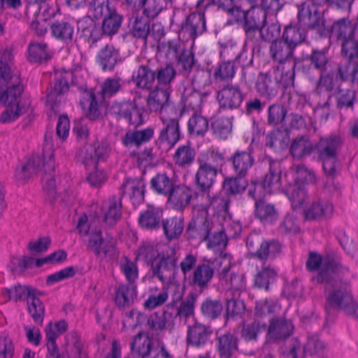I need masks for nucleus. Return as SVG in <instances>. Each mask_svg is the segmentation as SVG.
<instances>
[{
    "label": "nucleus",
    "instance_id": "f257e3e1",
    "mask_svg": "<svg viewBox=\"0 0 358 358\" xmlns=\"http://www.w3.org/2000/svg\"><path fill=\"white\" fill-rule=\"evenodd\" d=\"M229 202L220 196H215L210 205L195 206L193 218L189 229L196 231L201 238L207 242V248L215 253H220L217 258L229 255L224 253L228 243L227 233L230 236H238L241 231L239 224H231L228 216Z\"/></svg>",
    "mask_w": 358,
    "mask_h": 358
},
{
    "label": "nucleus",
    "instance_id": "f03ea898",
    "mask_svg": "<svg viewBox=\"0 0 358 358\" xmlns=\"http://www.w3.org/2000/svg\"><path fill=\"white\" fill-rule=\"evenodd\" d=\"M287 186L283 189L291 203L294 211L303 208L308 220H321L331 217L334 212L331 202L324 199H315L307 202L306 186L316 182L315 173L303 165H294L285 174Z\"/></svg>",
    "mask_w": 358,
    "mask_h": 358
},
{
    "label": "nucleus",
    "instance_id": "7ed1b4c3",
    "mask_svg": "<svg viewBox=\"0 0 358 358\" xmlns=\"http://www.w3.org/2000/svg\"><path fill=\"white\" fill-rule=\"evenodd\" d=\"M55 83L53 87L47 95L46 104L54 113L59 111V103L61 101V95L69 90V81L71 84L77 85L82 90L80 106L86 112L87 117L90 120L98 119L101 115V101H99L92 89L84 90L85 80L80 71H55L54 73Z\"/></svg>",
    "mask_w": 358,
    "mask_h": 358
},
{
    "label": "nucleus",
    "instance_id": "20e7f679",
    "mask_svg": "<svg viewBox=\"0 0 358 358\" xmlns=\"http://www.w3.org/2000/svg\"><path fill=\"white\" fill-rule=\"evenodd\" d=\"M55 167V154L52 138L45 137L43 148L42 187L45 199L53 203L58 201L71 203L76 196V190L67 178L56 185L54 171Z\"/></svg>",
    "mask_w": 358,
    "mask_h": 358
},
{
    "label": "nucleus",
    "instance_id": "39448f33",
    "mask_svg": "<svg viewBox=\"0 0 358 358\" xmlns=\"http://www.w3.org/2000/svg\"><path fill=\"white\" fill-rule=\"evenodd\" d=\"M331 36L342 41L343 58L338 67L341 78L353 83L358 82V41L354 38L349 21L343 19L336 22L331 28Z\"/></svg>",
    "mask_w": 358,
    "mask_h": 358
},
{
    "label": "nucleus",
    "instance_id": "423d86ee",
    "mask_svg": "<svg viewBox=\"0 0 358 358\" xmlns=\"http://www.w3.org/2000/svg\"><path fill=\"white\" fill-rule=\"evenodd\" d=\"M345 273H348V271L343 270L331 279L330 282H327L332 287L327 288L325 310L328 314L334 310H341L355 317L358 311V303L352 294L350 284L343 280Z\"/></svg>",
    "mask_w": 358,
    "mask_h": 358
},
{
    "label": "nucleus",
    "instance_id": "0eeeda50",
    "mask_svg": "<svg viewBox=\"0 0 358 358\" xmlns=\"http://www.w3.org/2000/svg\"><path fill=\"white\" fill-rule=\"evenodd\" d=\"M340 143L341 141L338 136L330 135L321 138L315 146L313 147V150L316 151L319 158L322 161L324 172L328 175L324 188L333 194L338 192L341 188L340 184L334 178L336 171L337 150Z\"/></svg>",
    "mask_w": 358,
    "mask_h": 358
},
{
    "label": "nucleus",
    "instance_id": "6e6552de",
    "mask_svg": "<svg viewBox=\"0 0 358 358\" xmlns=\"http://www.w3.org/2000/svg\"><path fill=\"white\" fill-rule=\"evenodd\" d=\"M218 3V8H222L230 16L228 20L229 24L237 23L243 27L245 32L260 30L267 19L266 11L257 6H251L247 10L234 6L233 0H213Z\"/></svg>",
    "mask_w": 358,
    "mask_h": 358
},
{
    "label": "nucleus",
    "instance_id": "1a4fd4ad",
    "mask_svg": "<svg viewBox=\"0 0 358 358\" xmlns=\"http://www.w3.org/2000/svg\"><path fill=\"white\" fill-rule=\"evenodd\" d=\"M99 222L97 217L90 222L87 215L83 214L78 220L76 229L81 236H89L88 246L96 255L114 257L117 252L115 241L110 236H102L96 226Z\"/></svg>",
    "mask_w": 358,
    "mask_h": 358
},
{
    "label": "nucleus",
    "instance_id": "9d476101",
    "mask_svg": "<svg viewBox=\"0 0 358 358\" xmlns=\"http://www.w3.org/2000/svg\"><path fill=\"white\" fill-rule=\"evenodd\" d=\"M176 272L171 262L167 264L160 266L157 270L159 280L162 282V289L155 287V290L148 296L143 306L145 309L152 310L163 305L168 299L169 294L173 291L177 297H181L182 287L179 282L175 280Z\"/></svg>",
    "mask_w": 358,
    "mask_h": 358
},
{
    "label": "nucleus",
    "instance_id": "9b49d317",
    "mask_svg": "<svg viewBox=\"0 0 358 358\" xmlns=\"http://www.w3.org/2000/svg\"><path fill=\"white\" fill-rule=\"evenodd\" d=\"M122 22V15L115 9L103 16L102 29L91 17L88 16L78 22V29L86 41L94 43L101 38L103 34L108 36L115 34Z\"/></svg>",
    "mask_w": 358,
    "mask_h": 358
},
{
    "label": "nucleus",
    "instance_id": "f8f14e48",
    "mask_svg": "<svg viewBox=\"0 0 358 358\" xmlns=\"http://www.w3.org/2000/svg\"><path fill=\"white\" fill-rule=\"evenodd\" d=\"M136 259L150 264L155 275H157V270L160 266L171 262L173 271L176 272L175 251L166 243L155 245L146 243L141 245L136 252Z\"/></svg>",
    "mask_w": 358,
    "mask_h": 358
},
{
    "label": "nucleus",
    "instance_id": "ddd939ff",
    "mask_svg": "<svg viewBox=\"0 0 358 358\" xmlns=\"http://www.w3.org/2000/svg\"><path fill=\"white\" fill-rule=\"evenodd\" d=\"M285 67H276L273 72L260 73L257 78L256 87L262 96L270 98L277 94L279 84L287 87L294 81V73L292 71V64H288L287 70Z\"/></svg>",
    "mask_w": 358,
    "mask_h": 358
},
{
    "label": "nucleus",
    "instance_id": "4468645a",
    "mask_svg": "<svg viewBox=\"0 0 358 358\" xmlns=\"http://www.w3.org/2000/svg\"><path fill=\"white\" fill-rule=\"evenodd\" d=\"M232 257L224 255L213 262H206L198 264L194 270L192 283L200 289L205 288L213 278L216 270L222 278H224L231 266Z\"/></svg>",
    "mask_w": 358,
    "mask_h": 358
},
{
    "label": "nucleus",
    "instance_id": "2eb2a0df",
    "mask_svg": "<svg viewBox=\"0 0 358 358\" xmlns=\"http://www.w3.org/2000/svg\"><path fill=\"white\" fill-rule=\"evenodd\" d=\"M280 309V305L274 299L261 300L256 303L255 320L252 323L244 324L241 331V336L245 341H252L257 338V334L266 327V323L259 320L267 315L275 313Z\"/></svg>",
    "mask_w": 358,
    "mask_h": 358
},
{
    "label": "nucleus",
    "instance_id": "dca6fc26",
    "mask_svg": "<svg viewBox=\"0 0 358 358\" xmlns=\"http://www.w3.org/2000/svg\"><path fill=\"white\" fill-rule=\"evenodd\" d=\"M309 271H319L316 279L319 282H330V280L338 273L348 268H343L340 264L330 259L329 257H322L315 252H310L306 263Z\"/></svg>",
    "mask_w": 358,
    "mask_h": 358
},
{
    "label": "nucleus",
    "instance_id": "f3484780",
    "mask_svg": "<svg viewBox=\"0 0 358 358\" xmlns=\"http://www.w3.org/2000/svg\"><path fill=\"white\" fill-rule=\"evenodd\" d=\"M22 85L20 84L8 87L0 95V103L8 108L0 117L1 123H8L15 120L21 115V102L22 100Z\"/></svg>",
    "mask_w": 358,
    "mask_h": 358
},
{
    "label": "nucleus",
    "instance_id": "a211bd4d",
    "mask_svg": "<svg viewBox=\"0 0 358 358\" xmlns=\"http://www.w3.org/2000/svg\"><path fill=\"white\" fill-rule=\"evenodd\" d=\"M281 189V176L278 171L270 166V171L262 182L252 180L249 185V196L253 199H263L266 194L277 193Z\"/></svg>",
    "mask_w": 358,
    "mask_h": 358
},
{
    "label": "nucleus",
    "instance_id": "6ab92c4d",
    "mask_svg": "<svg viewBox=\"0 0 358 358\" xmlns=\"http://www.w3.org/2000/svg\"><path fill=\"white\" fill-rule=\"evenodd\" d=\"M201 99L197 94H191L184 103V110H192L194 114L188 122V131L191 135L203 136L208 129L207 119L197 113L201 108Z\"/></svg>",
    "mask_w": 358,
    "mask_h": 358
},
{
    "label": "nucleus",
    "instance_id": "aec40b11",
    "mask_svg": "<svg viewBox=\"0 0 358 358\" xmlns=\"http://www.w3.org/2000/svg\"><path fill=\"white\" fill-rule=\"evenodd\" d=\"M328 51L329 48H326L322 50L313 49L311 53L303 57L301 61L298 60L295 67L311 79L315 69L321 73L327 70L329 64Z\"/></svg>",
    "mask_w": 358,
    "mask_h": 358
},
{
    "label": "nucleus",
    "instance_id": "412c9836",
    "mask_svg": "<svg viewBox=\"0 0 358 358\" xmlns=\"http://www.w3.org/2000/svg\"><path fill=\"white\" fill-rule=\"evenodd\" d=\"M169 95L170 92L168 88H157L150 93L147 100L150 109L159 112L162 121H164L168 113H170L171 116L176 115L174 106L169 101Z\"/></svg>",
    "mask_w": 358,
    "mask_h": 358
},
{
    "label": "nucleus",
    "instance_id": "4be33fe9",
    "mask_svg": "<svg viewBox=\"0 0 358 358\" xmlns=\"http://www.w3.org/2000/svg\"><path fill=\"white\" fill-rule=\"evenodd\" d=\"M176 115L165 117L162 121L165 127L162 129L159 137L157 141L159 148L162 151H169L180 140V134L178 122L176 120Z\"/></svg>",
    "mask_w": 358,
    "mask_h": 358
},
{
    "label": "nucleus",
    "instance_id": "5701e85b",
    "mask_svg": "<svg viewBox=\"0 0 358 358\" xmlns=\"http://www.w3.org/2000/svg\"><path fill=\"white\" fill-rule=\"evenodd\" d=\"M67 328L68 324L64 320L50 322L46 325L45 334L49 353L48 358H62L59 354L56 341L57 338L67 330Z\"/></svg>",
    "mask_w": 358,
    "mask_h": 358
},
{
    "label": "nucleus",
    "instance_id": "b1692460",
    "mask_svg": "<svg viewBox=\"0 0 358 358\" xmlns=\"http://www.w3.org/2000/svg\"><path fill=\"white\" fill-rule=\"evenodd\" d=\"M113 113L126 118L131 124L138 126L144 122L143 115L144 108L135 101H123L115 103L112 107Z\"/></svg>",
    "mask_w": 358,
    "mask_h": 358
},
{
    "label": "nucleus",
    "instance_id": "393cba45",
    "mask_svg": "<svg viewBox=\"0 0 358 358\" xmlns=\"http://www.w3.org/2000/svg\"><path fill=\"white\" fill-rule=\"evenodd\" d=\"M97 206H92V208H96L95 215L99 219L102 217L104 221L109 225H113L117 222L122 215V201L117 196L110 197L103 202V204L96 210Z\"/></svg>",
    "mask_w": 358,
    "mask_h": 358
},
{
    "label": "nucleus",
    "instance_id": "a878e982",
    "mask_svg": "<svg viewBox=\"0 0 358 358\" xmlns=\"http://www.w3.org/2000/svg\"><path fill=\"white\" fill-rule=\"evenodd\" d=\"M215 3L213 0H199L197 2L198 11L191 13L186 20V29H189L192 36H196L201 34L206 30V21L204 18L203 8H208Z\"/></svg>",
    "mask_w": 358,
    "mask_h": 358
},
{
    "label": "nucleus",
    "instance_id": "bb28decb",
    "mask_svg": "<svg viewBox=\"0 0 358 358\" xmlns=\"http://www.w3.org/2000/svg\"><path fill=\"white\" fill-rule=\"evenodd\" d=\"M294 50L283 40L273 41L270 46V53L273 59L279 64L276 67H285L284 72L287 70L288 64H292V71L296 69L295 64L298 61L292 59Z\"/></svg>",
    "mask_w": 358,
    "mask_h": 358
},
{
    "label": "nucleus",
    "instance_id": "cd10ccee",
    "mask_svg": "<svg viewBox=\"0 0 358 358\" xmlns=\"http://www.w3.org/2000/svg\"><path fill=\"white\" fill-rule=\"evenodd\" d=\"M220 107L224 109L238 108L243 102V95L236 86H227L217 92Z\"/></svg>",
    "mask_w": 358,
    "mask_h": 358
},
{
    "label": "nucleus",
    "instance_id": "c85d7f7f",
    "mask_svg": "<svg viewBox=\"0 0 358 358\" xmlns=\"http://www.w3.org/2000/svg\"><path fill=\"white\" fill-rule=\"evenodd\" d=\"M24 294H27V303L29 315L34 322L42 324L44 318L45 307L38 297V292L29 287L24 286Z\"/></svg>",
    "mask_w": 358,
    "mask_h": 358
},
{
    "label": "nucleus",
    "instance_id": "c756f323",
    "mask_svg": "<svg viewBox=\"0 0 358 358\" xmlns=\"http://www.w3.org/2000/svg\"><path fill=\"white\" fill-rule=\"evenodd\" d=\"M145 182L141 178H127L122 184V192L128 197L134 207L144 200Z\"/></svg>",
    "mask_w": 358,
    "mask_h": 358
},
{
    "label": "nucleus",
    "instance_id": "7c9ffc66",
    "mask_svg": "<svg viewBox=\"0 0 358 358\" xmlns=\"http://www.w3.org/2000/svg\"><path fill=\"white\" fill-rule=\"evenodd\" d=\"M294 326L290 320L271 319L268 329L267 340L279 341L285 339L292 332Z\"/></svg>",
    "mask_w": 358,
    "mask_h": 358
},
{
    "label": "nucleus",
    "instance_id": "2f4dec72",
    "mask_svg": "<svg viewBox=\"0 0 358 358\" xmlns=\"http://www.w3.org/2000/svg\"><path fill=\"white\" fill-rule=\"evenodd\" d=\"M313 5L310 7L307 3L302 4L298 12L299 20L308 26L315 27L319 24L320 18V12L318 10L317 6L322 5L325 3H330L331 0H310Z\"/></svg>",
    "mask_w": 358,
    "mask_h": 358
},
{
    "label": "nucleus",
    "instance_id": "473e14b6",
    "mask_svg": "<svg viewBox=\"0 0 358 358\" xmlns=\"http://www.w3.org/2000/svg\"><path fill=\"white\" fill-rule=\"evenodd\" d=\"M233 169L238 176H245L255 162L251 152L238 150L231 157Z\"/></svg>",
    "mask_w": 358,
    "mask_h": 358
},
{
    "label": "nucleus",
    "instance_id": "72a5a7b5",
    "mask_svg": "<svg viewBox=\"0 0 358 358\" xmlns=\"http://www.w3.org/2000/svg\"><path fill=\"white\" fill-rule=\"evenodd\" d=\"M110 152L109 145L107 142L101 141L97 143L94 148L90 146L82 150L83 162L86 166L90 164H96L99 161H104L108 156Z\"/></svg>",
    "mask_w": 358,
    "mask_h": 358
},
{
    "label": "nucleus",
    "instance_id": "f704fd0d",
    "mask_svg": "<svg viewBox=\"0 0 358 358\" xmlns=\"http://www.w3.org/2000/svg\"><path fill=\"white\" fill-rule=\"evenodd\" d=\"M211 334L212 330L210 327L196 322L194 325L188 327L187 343L195 347L203 346L210 340Z\"/></svg>",
    "mask_w": 358,
    "mask_h": 358
},
{
    "label": "nucleus",
    "instance_id": "c9c22d12",
    "mask_svg": "<svg viewBox=\"0 0 358 358\" xmlns=\"http://www.w3.org/2000/svg\"><path fill=\"white\" fill-rule=\"evenodd\" d=\"M217 169L206 163L200 164L195 179L197 185L203 190L210 188L215 182Z\"/></svg>",
    "mask_w": 358,
    "mask_h": 358
},
{
    "label": "nucleus",
    "instance_id": "e433bc0d",
    "mask_svg": "<svg viewBox=\"0 0 358 358\" xmlns=\"http://www.w3.org/2000/svg\"><path fill=\"white\" fill-rule=\"evenodd\" d=\"M137 296L136 286L130 284H120L115 289V303L120 308L128 307Z\"/></svg>",
    "mask_w": 358,
    "mask_h": 358
},
{
    "label": "nucleus",
    "instance_id": "4c0bfd02",
    "mask_svg": "<svg viewBox=\"0 0 358 358\" xmlns=\"http://www.w3.org/2000/svg\"><path fill=\"white\" fill-rule=\"evenodd\" d=\"M64 350L66 358H87L76 332H70L66 335Z\"/></svg>",
    "mask_w": 358,
    "mask_h": 358
},
{
    "label": "nucleus",
    "instance_id": "58836bf2",
    "mask_svg": "<svg viewBox=\"0 0 358 358\" xmlns=\"http://www.w3.org/2000/svg\"><path fill=\"white\" fill-rule=\"evenodd\" d=\"M217 351L221 358H231L238 351V339L231 334L217 338Z\"/></svg>",
    "mask_w": 358,
    "mask_h": 358
},
{
    "label": "nucleus",
    "instance_id": "ea45409f",
    "mask_svg": "<svg viewBox=\"0 0 358 358\" xmlns=\"http://www.w3.org/2000/svg\"><path fill=\"white\" fill-rule=\"evenodd\" d=\"M119 52L113 45H107L96 56V60L103 71H112L117 62Z\"/></svg>",
    "mask_w": 358,
    "mask_h": 358
},
{
    "label": "nucleus",
    "instance_id": "a19ab883",
    "mask_svg": "<svg viewBox=\"0 0 358 358\" xmlns=\"http://www.w3.org/2000/svg\"><path fill=\"white\" fill-rule=\"evenodd\" d=\"M162 217L161 208L149 205L148 209L141 213L138 222L142 228L152 229L159 226Z\"/></svg>",
    "mask_w": 358,
    "mask_h": 358
},
{
    "label": "nucleus",
    "instance_id": "79ce46f5",
    "mask_svg": "<svg viewBox=\"0 0 358 358\" xmlns=\"http://www.w3.org/2000/svg\"><path fill=\"white\" fill-rule=\"evenodd\" d=\"M255 201V215L266 224H272L278 217V213L273 205L267 203L262 199H254Z\"/></svg>",
    "mask_w": 358,
    "mask_h": 358
},
{
    "label": "nucleus",
    "instance_id": "37998d69",
    "mask_svg": "<svg viewBox=\"0 0 358 358\" xmlns=\"http://www.w3.org/2000/svg\"><path fill=\"white\" fill-rule=\"evenodd\" d=\"M67 257L66 252L64 250H58L49 255L41 258L24 257V269L27 267L39 268L45 264H53L64 260Z\"/></svg>",
    "mask_w": 358,
    "mask_h": 358
},
{
    "label": "nucleus",
    "instance_id": "c03bdc74",
    "mask_svg": "<svg viewBox=\"0 0 358 358\" xmlns=\"http://www.w3.org/2000/svg\"><path fill=\"white\" fill-rule=\"evenodd\" d=\"M169 200L177 209H182L196 196L194 190L185 187L173 188V190L168 196Z\"/></svg>",
    "mask_w": 358,
    "mask_h": 358
},
{
    "label": "nucleus",
    "instance_id": "a18cd8bd",
    "mask_svg": "<svg viewBox=\"0 0 358 358\" xmlns=\"http://www.w3.org/2000/svg\"><path fill=\"white\" fill-rule=\"evenodd\" d=\"M152 339L148 334L140 332L134 338L131 343V351L141 358L148 357L152 353Z\"/></svg>",
    "mask_w": 358,
    "mask_h": 358
},
{
    "label": "nucleus",
    "instance_id": "49530a36",
    "mask_svg": "<svg viewBox=\"0 0 358 358\" xmlns=\"http://www.w3.org/2000/svg\"><path fill=\"white\" fill-rule=\"evenodd\" d=\"M153 135L154 130L150 127L139 131H129L123 138L122 143L128 148L138 146L142 143L149 141Z\"/></svg>",
    "mask_w": 358,
    "mask_h": 358
},
{
    "label": "nucleus",
    "instance_id": "de8ad7c7",
    "mask_svg": "<svg viewBox=\"0 0 358 358\" xmlns=\"http://www.w3.org/2000/svg\"><path fill=\"white\" fill-rule=\"evenodd\" d=\"M132 80L138 87L150 90L155 83V74L148 67L141 66L134 71Z\"/></svg>",
    "mask_w": 358,
    "mask_h": 358
},
{
    "label": "nucleus",
    "instance_id": "09e8293b",
    "mask_svg": "<svg viewBox=\"0 0 358 358\" xmlns=\"http://www.w3.org/2000/svg\"><path fill=\"white\" fill-rule=\"evenodd\" d=\"M52 56V51L44 42H32L28 48V59L31 62L47 61Z\"/></svg>",
    "mask_w": 358,
    "mask_h": 358
},
{
    "label": "nucleus",
    "instance_id": "8fccbe9b",
    "mask_svg": "<svg viewBox=\"0 0 358 358\" xmlns=\"http://www.w3.org/2000/svg\"><path fill=\"white\" fill-rule=\"evenodd\" d=\"M52 36L65 43L72 41L74 34V27L66 21H56L50 27Z\"/></svg>",
    "mask_w": 358,
    "mask_h": 358
},
{
    "label": "nucleus",
    "instance_id": "3c124183",
    "mask_svg": "<svg viewBox=\"0 0 358 358\" xmlns=\"http://www.w3.org/2000/svg\"><path fill=\"white\" fill-rule=\"evenodd\" d=\"M163 229L168 239L172 240L180 236L184 229L183 218L172 217L162 221Z\"/></svg>",
    "mask_w": 358,
    "mask_h": 358
},
{
    "label": "nucleus",
    "instance_id": "603ef678",
    "mask_svg": "<svg viewBox=\"0 0 358 358\" xmlns=\"http://www.w3.org/2000/svg\"><path fill=\"white\" fill-rule=\"evenodd\" d=\"M262 38L266 41H278L277 38L280 34V26L276 20V17L273 15L267 17L265 22L259 30Z\"/></svg>",
    "mask_w": 358,
    "mask_h": 358
},
{
    "label": "nucleus",
    "instance_id": "864d4df0",
    "mask_svg": "<svg viewBox=\"0 0 358 358\" xmlns=\"http://www.w3.org/2000/svg\"><path fill=\"white\" fill-rule=\"evenodd\" d=\"M151 188L159 194L169 196L173 190L174 182L166 173H159L151 180Z\"/></svg>",
    "mask_w": 358,
    "mask_h": 358
},
{
    "label": "nucleus",
    "instance_id": "5fc2aeb1",
    "mask_svg": "<svg viewBox=\"0 0 358 358\" xmlns=\"http://www.w3.org/2000/svg\"><path fill=\"white\" fill-rule=\"evenodd\" d=\"M245 176L231 177L226 178L222 184L223 191L227 194H239L243 193L248 187L249 191V185Z\"/></svg>",
    "mask_w": 358,
    "mask_h": 358
},
{
    "label": "nucleus",
    "instance_id": "6e6d98bb",
    "mask_svg": "<svg viewBox=\"0 0 358 358\" xmlns=\"http://www.w3.org/2000/svg\"><path fill=\"white\" fill-rule=\"evenodd\" d=\"M306 35L303 29L295 26H287L282 34V39L293 50L300 45L306 38Z\"/></svg>",
    "mask_w": 358,
    "mask_h": 358
},
{
    "label": "nucleus",
    "instance_id": "4d7b16f0",
    "mask_svg": "<svg viewBox=\"0 0 358 358\" xmlns=\"http://www.w3.org/2000/svg\"><path fill=\"white\" fill-rule=\"evenodd\" d=\"M313 151V145L308 138L301 136L296 138L290 146V152L294 157L301 158L310 155Z\"/></svg>",
    "mask_w": 358,
    "mask_h": 358
},
{
    "label": "nucleus",
    "instance_id": "13d9d810",
    "mask_svg": "<svg viewBox=\"0 0 358 358\" xmlns=\"http://www.w3.org/2000/svg\"><path fill=\"white\" fill-rule=\"evenodd\" d=\"M289 143V137L286 132L279 130L273 131L266 136V146L279 151L286 148Z\"/></svg>",
    "mask_w": 358,
    "mask_h": 358
},
{
    "label": "nucleus",
    "instance_id": "bf43d9fd",
    "mask_svg": "<svg viewBox=\"0 0 358 358\" xmlns=\"http://www.w3.org/2000/svg\"><path fill=\"white\" fill-rule=\"evenodd\" d=\"M224 160L223 154L215 147H210L202 152L199 157V164L206 163L212 166H215L217 170L218 167L223 164Z\"/></svg>",
    "mask_w": 358,
    "mask_h": 358
},
{
    "label": "nucleus",
    "instance_id": "052dcab7",
    "mask_svg": "<svg viewBox=\"0 0 358 358\" xmlns=\"http://www.w3.org/2000/svg\"><path fill=\"white\" fill-rule=\"evenodd\" d=\"M195 157V152L189 145H182L178 148L174 155L175 163L180 166L190 165Z\"/></svg>",
    "mask_w": 358,
    "mask_h": 358
},
{
    "label": "nucleus",
    "instance_id": "680f3d73",
    "mask_svg": "<svg viewBox=\"0 0 358 358\" xmlns=\"http://www.w3.org/2000/svg\"><path fill=\"white\" fill-rule=\"evenodd\" d=\"M87 169L88 171L87 180L91 186L99 187L106 181V172L103 169H100L97 164H90L87 166Z\"/></svg>",
    "mask_w": 358,
    "mask_h": 358
},
{
    "label": "nucleus",
    "instance_id": "e2e57ef3",
    "mask_svg": "<svg viewBox=\"0 0 358 358\" xmlns=\"http://www.w3.org/2000/svg\"><path fill=\"white\" fill-rule=\"evenodd\" d=\"M326 344L322 341L317 334H313L308 337L307 342L303 346V352L306 355H316L322 356L324 355Z\"/></svg>",
    "mask_w": 358,
    "mask_h": 358
},
{
    "label": "nucleus",
    "instance_id": "0e129e2a",
    "mask_svg": "<svg viewBox=\"0 0 358 358\" xmlns=\"http://www.w3.org/2000/svg\"><path fill=\"white\" fill-rule=\"evenodd\" d=\"M338 108H352L356 99L355 91L349 89L338 88L334 94Z\"/></svg>",
    "mask_w": 358,
    "mask_h": 358
},
{
    "label": "nucleus",
    "instance_id": "69168bd1",
    "mask_svg": "<svg viewBox=\"0 0 358 358\" xmlns=\"http://www.w3.org/2000/svg\"><path fill=\"white\" fill-rule=\"evenodd\" d=\"M115 9L111 6L110 0H92L89 6V13L99 19Z\"/></svg>",
    "mask_w": 358,
    "mask_h": 358
},
{
    "label": "nucleus",
    "instance_id": "338daca9",
    "mask_svg": "<svg viewBox=\"0 0 358 358\" xmlns=\"http://www.w3.org/2000/svg\"><path fill=\"white\" fill-rule=\"evenodd\" d=\"M280 251V245L276 241H263L259 250L256 252V255L261 260L268 258H273Z\"/></svg>",
    "mask_w": 358,
    "mask_h": 358
},
{
    "label": "nucleus",
    "instance_id": "774afa93",
    "mask_svg": "<svg viewBox=\"0 0 358 358\" xmlns=\"http://www.w3.org/2000/svg\"><path fill=\"white\" fill-rule=\"evenodd\" d=\"M133 35L136 38H145L150 31V20L146 17H132L130 21Z\"/></svg>",
    "mask_w": 358,
    "mask_h": 358
}]
</instances>
